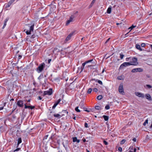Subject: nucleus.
<instances>
[{
    "label": "nucleus",
    "instance_id": "393cba45",
    "mask_svg": "<svg viewBox=\"0 0 152 152\" xmlns=\"http://www.w3.org/2000/svg\"><path fill=\"white\" fill-rule=\"evenodd\" d=\"M103 118H104V120L105 121H108L109 119V117L108 116L105 115H104L103 116Z\"/></svg>",
    "mask_w": 152,
    "mask_h": 152
},
{
    "label": "nucleus",
    "instance_id": "09e8293b",
    "mask_svg": "<svg viewBox=\"0 0 152 152\" xmlns=\"http://www.w3.org/2000/svg\"><path fill=\"white\" fill-rule=\"evenodd\" d=\"M93 91H94L96 92H97L98 91V89L96 88H94L93 89Z\"/></svg>",
    "mask_w": 152,
    "mask_h": 152
},
{
    "label": "nucleus",
    "instance_id": "603ef678",
    "mask_svg": "<svg viewBox=\"0 0 152 152\" xmlns=\"http://www.w3.org/2000/svg\"><path fill=\"white\" fill-rule=\"evenodd\" d=\"M132 140L133 141L135 142L136 141V138H134Z\"/></svg>",
    "mask_w": 152,
    "mask_h": 152
},
{
    "label": "nucleus",
    "instance_id": "a19ab883",
    "mask_svg": "<svg viewBox=\"0 0 152 152\" xmlns=\"http://www.w3.org/2000/svg\"><path fill=\"white\" fill-rule=\"evenodd\" d=\"M31 32V31H27L26 32V33L27 35H28V34H30Z\"/></svg>",
    "mask_w": 152,
    "mask_h": 152
},
{
    "label": "nucleus",
    "instance_id": "dca6fc26",
    "mask_svg": "<svg viewBox=\"0 0 152 152\" xmlns=\"http://www.w3.org/2000/svg\"><path fill=\"white\" fill-rule=\"evenodd\" d=\"M117 79L118 80H124V75H123L118 76L117 78Z\"/></svg>",
    "mask_w": 152,
    "mask_h": 152
},
{
    "label": "nucleus",
    "instance_id": "774afa93",
    "mask_svg": "<svg viewBox=\"0 0 152 152\" xmlns=\"http://www.w3.org/2000/svg\"><path fill=\"white\" fill-rule=\"evenodd\" d=\"M150 47L151 48V50H152V45H150Z\"/></svg>",
    "mask_w": 152,
    "mask_h": 152
},
{
    "label": "nucleus",
    "instance_id": "e2e57ef3",
    "mask_svg": "<svg viewBox=\"0 0 152 152\" xmlns=\"http://www.w3.org/2000/svg\"><path fill=\"white\" fill-rule=\"evenodd\" d=\"M78 13V11H76V12H75V13H74V15L76 14H77Z\"/></svg>",
    "mask_w": 152,
    "mask_h": 152
},
{
    "label": "nucleus",
    "instance_id": "f3484780",
    "mask_svg": "<svg viewBox=\"0 0 152 152\" xmlns=\"http://www.w3.org/2000/svg\"><path fill=\"white\" fill-rule=\"evenodd\" d=\"M124 69V63L122 64L120 66L119 68V72L118 73L120 72H122L123 71V69Z\"/></svg>",
    "mask_w": 152,
    "mask_h": 152
},
{
    "label": "nucleus",
    "instance_id": "72a5a7b5",
    "mask_svg": "<svg viewBox=\"0 0 152 152\" xmlns=\"http://www.w3.org/2000/svg\"><path fill=\"white\" fill-rule=\"evenodd\" d=\"M97 81V82H98V83L99 84H100L101 85H102V84H103L102 82L100 80H97L96 81Z\"/></svg>",
    "mask_w": 152,
    "mask_h": 152
},
{
    "label": "nucleus",
    "instance_id": "052dcab7",
    "mask_svg": "<svg viewBox=\"0 0 152 152\" xmlns=\"http://www.w3.org/2000/svg\"><path fill=\"white\" fill-rule=\"evenodd\" d=\"M51 59H49L48 60V63H50L51 61Z\"/></svg>",
    "mask_w": 152,
    "mask_h": 152
},
{
    "label": "nucleus",
    "instance_id": "3c124183",
    "mask_svg": "<svg viewBox=\"0 0 152 152\" xmlns=\"http://www.w3.org/2000/svg\"><path fill=\"white\" fill-rule=\"evenodd\" d=\"M131 59V58H126V61H129V59Z\"/></svg>",
    "mask_w": 152,
    "mask_h": 152
},
{
    "label": "nucleus",
    "instance_id": "9b49d317",
    "mask_svg": "<svg viewBox=\"0 0 152 152\" xmlns=\"http://www.w3.org/2000/svg\"><path fill=\"white\" fill-rule=\"evenodd\" d=\"M61 101V99H59L57 101L55 102V104H54L53 105V106L52 107L53 109H54L57 106V105L59 103V102H60Z\"/></svg>",
    "mask_w": 152,
    "mask_h": 152
},
{
    "label": "nucleus",
    "instance_id": "c03bdc74",
    "mask_svg": "<svg viewBox=\"0 0 152 152\" xmlns=\"http://www.w3.org/2000/svg\"><path fill=\"white\" fill-rule=\"evenodd\" d=\"M141 46L142 47H144L145 46V44L144 43H142L141 44Z\"/></svg>",
    "mask_w": 152,
    "mask_h": 152
},
{
    "label": "nucleus",
    "instance_id": "f704fd0d",
    "mask_svg": "<svg viewBox=\"0 0 152 152\" xmlns=\"http://www.w3.org/2000/svg\"><path fill=\"white\" fill-rule=\"evenodd\" d=\"M105 108L106 109L108 110L110 109V107L109 105H107L105 106Z\"/></svg>",
    "mask_w": 152,
    "mask_h": 152
},
{
    "label": "nucleus",
    "instance_id": "f03ea898",
    "mask_svg": "<svg viewBox=\"0 0 152 152\" xmlns=\"http://www.w3.org/2000/svg\"><path fill=\"white\" fill-rule=\"evenodd\" d=\"M130 62L132 65L136 66L138 65V64L137 62V59L135 57L132 58V60Z\"/></svg>",
    "mask_w": 152,
    "mask_h": 152
},
{
    "label": "nucleus",
    "instance_id": "aec40b11",
    "mask_svg": "<svg viewBox=\"0 0 152 152\" xmlns=\"http://www.w3.org/2000/svg\"><path fill=\"white\" fill-rule=\"evenodd\" d=\"M22 142V140L21 137L19 138L18 140V142L17 144V147L18 148L19 146V144Z\"/></svg>",
    "mask_w": 152,
    "mask_h": 152
},
{
    "label": "nucleus",
    "instance_id": "58836bf2",
    "mask_svg": "<svg viewBox=\"0 0 152 152\" xmlns=\"http://www.w3.org/2000/svg\"><path fill=\"white\" fill-rule=\"evenodd\" d=\"M71 22L69 20L66 21V25L67 26Z\"/></svg>",
    "mask_w": 152,
    "mask_h": 152
},
{
    "label": "nucleus",
    "instance_id": "a878e982",
    "mask_svg": "<svg viewBox=\"0 0 152 152\" xmlns=\"http://www.w3.org/2000/svg\"><path fill=\"white\" fill-rule=\"evenodd\" d=\"M102 98L103 96L102 95H99L97 96L96 99L98 100H100Z\"/></svg>",
    "mask_w": 152,
    "mask_h": 152
},
{
    "label": "nucleus",
    "instance_id": "49530a36",
    "mask_svg": "<svg viewBox=\"0 0 152 152\" xmlns=\"http://www.w3.org/2000/svg\"><path fill=\"white\" fill-rule=\"evenodd\" d=\"M118 150L120 152L122 151V148L121 147H119L118 148Z\"/></svg>",
    "mask_w": 152,
    "mask_h": 152
},
{
    "label": "nucleus",
    "instance_id": "ddd939ff",
    "mask_svg": "<svg viewBox=\"0 0 152 152\" xmlns=\"http://www.w3.org/2000/svg\"><path fill=\"white\" fill-rule=\"evenodd\" d=\"M24 105H25V109H27V108H29V109H33L35 107L34 106H28V105H26V104H24Z\"/></svg>",
    "mask_w": 152,
    "mask_h": 152
},
{
    "label": "nucleus",
    "instance_id": "8fccbe9b",
    "mask_svg": "<svg viewBox=\"0 0 152 152\" xmlns=\"http://www.w3.org/2000/svg\"><path fill=\"white\" fill-rule=\"evenodd\" d=\"M16 106L15 107V106L14 105L12 110H13V111H14L16 109Z\"/></svg>",
    "mask_w": 152,
    "mask_h": 152
},
{
    "label": "nucleus",
    "instance_id": "c85d7f7f",
    "mask_svg": "<svg viewBox=\"0 0 152 152\" xmlns=\"http://www.w3.org/2000/svg\"><path fill=\"white\" fill-rule=\"evenodd\" d=\"M95 1H96V0H92L91 4H90V5L89 6L90 7H91L93 5L94 3H95Z\"/></svg>",
    "mask_w": 152,
    "mask_h": 152
},
{
    "label": "nucleus",
    "instance_id": "1a4fd4ad",
    "mask_svg": "<svg viewBox=\"0 0 152 152\" xmlns=\"http://www.w3.org/2000/svg\"><path fill=\"white\" fill-rule=\"evenodd\" d=\"M135 95L139 97L144 98L145 97L144 94L142 93H140L139 92H135Z\"/></svg>",
    "mask_w": 152,
    "mask_h": 152
},
{
    "label": "nucleus",
    "instance_id": "5fc2aeb1",
    "mask_svg": "<svg viewBox=\"0 0 152 152\" xmlns=\"http://www.w3.org/2000/svg\"><path fill=\"white\" fill-rule=\"evenodd\" d=\"M121 144H124V140H122L121 142Z\"/></svg>",
    "mask_w": 152,
    "mask_h": 152
},
{
    "label": "nucleus",
    "instance_id": "6e6552de",
    "mask_svg": "<svg viewBox=\"0 0 152 152\" xmlns=\"http://www.w3.org/2000/svg\"><path fill=\"white\" fill-rule=\"evenodd\" d=\"M23 101L22 100H18L17 103V105L20 107H22L23 106Z\"/></svg>",
    "mask_w": 152,
    "mask_h": 152
},
{
    "label": "nucleus",
    "instance_id": "b1692460",
    "mask_svg": "<svg viewBox=\"0 0 152 152\" xmlns=\"http://www.w3.org/2000/svg\"><path fill=\"white\" fill-rule=\"evenodd\" d=\"M111 7H109L107 9V12L108 14H110L111 13Z\"/></svg>",
    "mask_w": 152,
    "mask_h": 152
},
{
    "label": "nucleus",
    "instance_id": "338daca9",
    "mask_svg": "<svg viewBox=\"0 0 152 152\" xmlns=\"http://www.w3.org/2000/svg\"><path fill=\"white\" fill-rule=\"evenodd\" d=\"M13 110H12V111L11 113H10V115H11L12 113H13Z\"/></svg>",
    "mask_w": 152,
    "mask_h": 152
},
{
    "label": "nucleus",
    "instance_id": "de8ad7c7",
    "mask_svg": "<svg viewBox=\"0 0 152 152\" xmlns=\"http://www.w3.org/2000/svg\"><path fill=\"white\" fill-rule=\"evenodd\" d=\"M84 126H85V127H86V128H88V124L86 123H85Z\"/></svg>",
    "mask_w": 152,
    "mask_h": 152
},
{
    "label": "nucleus",
    "instance_id": "cd10ccee",
    "mask_svg": "<svg viewBox=\"0 0 152 152\" xmlns=\"http://www.w3.org/2000/svg\"><path fill=\"white\" fill-rule=\"evenodd\" d=\"M34 24L30 26V31H33V30H34Z\"/></svg>",
    "mask_w": 152,
    "mask_h": 152
},
{
    "label": "nucleus",
    "instance_id": "13d9d810",
    "mask_svg": "<svg viewBox=\"0 0 152 152\" xmlns=\"http://www.w3.org/2000/svg\"><path fill=\"white\" fill-rule=\"evenodd\" d=\"M38 99L41 100L42 99V98L40 96H39L38 97Z\"/></svg>",
    "mask_w": 152,
    "mask_h": 152
},
{
    "label": "nucleus",
    "instance_id": "e433bc0d",
    "mask_svg": "<svg viewBox=\"0 0 152 152\" xmlns=\"http://www.w3.org/2000/svg\"><path fill=\"white\" fill-rule=\"evenodd\" d=\"M120 57L121 59H122L124 57V55L122 54V53H120Z\"/></svg>",
    "mask_w": 152,
    "mask_h": 152
},
{
    "label": "nucleus",
    "instance_id": "79ce46f5",
    "mask_svg": "<svg viewBox=\"0 0 152 152\" xmlns=\"http://www.w3.org/2000/svg\"><path fill=\"white\" fill-rule=\"evenodd\" d=\"M103 143L104 144L106 145H107L108 144V143L105 140H104L103 141Z\"/></svg>",
    "mask_w": 152,
    "mask_h": 152
},
{
    "label": "nucleus",
    "instance_id": "680f3d73",
    "mask_svg": "<svg viewBox=\"0 0 152 152\" xmlns=\"http://www.w3.org/2000/svg\"><path fill=\"white\" fill-rule=\"evenodd\" d=\"M104 70H105V69H103L102 70V73H104Z\"/></svg>",
    "mask_w": 152,
    "mask_h": 152
},
{
    "label": "nucleus",
    "instance_id": "c756f323",
    "mask_svg": "<svg viewBox=\"0 0 152 152\" xmlns=\"http://www.w3.org/2000/svg\"><path fill=\"white\" fill-rule=\"evenodd\" d=\"M92 91V89L91 88H89L88 89V91H87L88 93L89 94L91 93Z\"/></svg>",
    "mask_w": 152,
    "mask_h": 152
},
{
    "label": "nucleus",
    "instance_id": "69168bd1",
    "mask_svg": "<svg viewBox=\"0 0 152 152\" xmlns=\"http://www.w3.org/2000/svg\"><path fill=\"white\" fill-rule=\"evenodd\" d=\"M6 102H4V105H3V106H4H4H5V105H6Z\"/></svg>",
    "mask_w": 152,
    "mask_h": 152
},
{
    "label": "nucleus",
    "instance_id": "9d476101",
    "mask_svg": "<svg viewBox=\"0 0 152 152\" xmlns=\"http://www.w3.org/2000/svg\"><path fill=\"white\" fill-rule=\"evenodd\" d=\"M136 148L133 146L130 147L129 148V152H136Z\"/></svg>",
    "mask_w": 152,
    "mask_h": 152
},
{
    "label": "nucleus",
    "instance_id": "473e14b6",
    "mask_svg": "<svg viewBox=\"0 0 152 152\" xmlns=\"http://www.w3.org/2000/svg\"><path fill=\"white\" fill-rule=\"evenodd\" d=\"M75 110L77 112H80V110L78 109V107H76L75 109Z\"/></svg>",
    "mask_w": 152,
    "mask_h": 152
},
{
    "label": "nucleus",
    "instance_id": "37998d69",
    "mask_svg": "<svg viewBox=\"0 0 152 152\" xmlns=\"http://www.w3.org/2000/svg\"><path fill=\"white\" fill-rule=\"evenodd\" d=\"M20 148H17V149L14 150V152L17 151H19L20 149Z\"/></svg>",
    "mask_w": 152,
    "mask_h": 152
},
{
    "label": "nucleus",
    "instance_id": "6e6d98bb",
    "mask_svg": "<svg viewBox=\"0 0 152 152\" xmlns=\"http://www.w3.org/2000/svg\"><path fill=\"white\" fill-rule=\"evenodd\" d=\"M4 109V106L0 107V110H2Z\"/></svg>",
    "mask_w": 152,
    "mask_h": 152
},
{
    "label": "nucleus",
    "instance_id": "4c0bfd02",
    "mask_svg": "<svg viewBox=\"0 0 152 152\" xmlns=\"http://www.w3.org/2000/svg\"><path fill=\"white\" fill-rule=\"evenodd\" d=\"M63 113H66V114L67 115L68 114V112L66 110H63L62 111Z\"/></svg>",
    "mask_w": 152,
    "mask_h": 152
},
{
    "label": "nucleus",
    "instance_id": "a18cd8bd",
    "mask_svg": "<svg viewBox=\"0 0 152 152\" xmlns=\"http://www.w3.org/2000/svg\"><path fill=\"white\" fill-rule=\"evenodd\" d=\"M146 86L147 87L149 88H152V86L149 85H146Z\"/></svg>",
    "mask_w": 152,
    "mask_h": 152
},
{
    "label": "nucleus",
    "instance_id": "f8f14e48",
    "mask_svg": "<svg viewBox=\"0 0 152 152\" xmlns=\"http://www.w3.org/2000/svg\"><path fill=\"white\" fill-rule=\"evenodd\" d=\"M61 101V99H59L57 101L55 102V104H54L53 105V106L52 107L53 109H54L57 106V105L59 103V102H60Z\"/></svg>",
    "mask_w": 152,
    "mask_h": 152
},
{
    "label": "nucleus",
    "instance_id": "a211bd4d",
    "mask_svg": "<svg viewBox=\"0 0 152 152\" xmlns=\"http://www.w3.org/2000/svg\"><path fill=\"white\" fill-rule=\"evenodd\" d=\"M135 47L137 49L139 50L140 51H141L142 50V49L141 48L140 45H139L138 44H136Z\"/></svg>",
    "mask_w": 152,
    "mask_h": 152
},
{
    "label": "nucleus",
    "instance_id": "bb28decb",
    "mask_svg": "<svg viewBox=\"0 0 152 152\" xmlns=\"http://www.w3.org/2000/svg\"><path fill=\"white\" fill-rule=\"evenodd\" d=\"M74 18V16L73 15L71 16L69 19V20L71 22L73 21V19Z\"/></svg>",
    "mask_w": 152,
    "mask_h": 152
},
{
    "label": "nucleus",
    "instance_id": "39448f33",
    "mask_svg": "<svg viewBox=\"0 0 152 152\" xmlns=\"http://www.w3.org/2000/svg\"><path fill=\"white\" fill-rule=\"evenodd\" d=\"M53 93V90L52 88H50L49 91H45L43 94V96H45V95H51Z\"/></svg>",
    "mask_w": 152,
    "mask_h": 152
},
{
    "label": "nucleus",
    "instance_id": "20e7f679",
    "mask_svg": "<svg viewBox=\"0 0 152 152\" xmlns=\"http://www.w3.org/2000/svg\"><path fill=\"white\" fill-rule=\"evenodd\" d=\"M119 92L121 94H123L124 93V88L123 85V83H121L119 86L118 87Z\"/></svg>",
    "mask_w": 152,
    "mask_h": 152
},
{
    "label": "nucleus",
    "instance_id": "7ed1b4c3",
    "mask_svg": "<svg viewBox=\"0 0 152 152\" xmlns=\"http://www.w3.org/2000/svg\"><path fill=\"white\" fill-rule=\"evenodd\" d=\"M74 33V32H72L67 36L64 41L65 43H67L68 41H69L71 39V37L73 35Z\"/></svg>",
    "mask_w": 152,
    "mask_h": 152
},
{
    "label": "nucleus",
    "instance_id": "0e129e2a",
    "mask_svg": "<svg viewBox=\"0 0 152 152\" xmlns=\"http://www.w3.org/2000/svg\"><path fill=\"white\" fill-rule=\"evenodd\" d=\"M93 66H94V65H88V67H91Z\"/></svg>",
    "mask_w": 152,
    "mask_h": 152
},
{
    "label": "nucleus",
    "instance_id": "2eb2a0df",
    "mask_svg": "<svg viewBox=\"0 0 152 152\" xmlns=\"http://www.w3.org/2000/svg\"><path fill=\"white\" fill-rule=\"evenodd\" d=\"M93 61V59H91V60H88V61H85L84 63H83L82 64V66L84 67L85 65L88 63H90V62H91L92 61Z\"/></svg>",
    "mask_w": 152,
    "mask_h": 152
},
{
    "label": "nucleus",
    "instance_id": "4468645a",
    "mask_svg": "<svg viewBox=\"0 0 152 152\" xmlns=\"http://www.w3.org/2000/svg\"><path fill=\"white\" fill-rule=\"evenodd\" d=\"M73 141L74 142H76L77 143H79L80 142L79 140L77 139L76 137H72Z\"/></svg>",
    "mask_w": 152,
    "mask_h": 152
},
{
    "label": "nucleus",
    "instance_id": "6ab92c4d",
    "mask_svg": "<svg viewBox=\"0 0 152 152\" xmlns=\"http://www.w3.org/2000/svg\"><path fill=\"white\" fill-rule=\"evenodd\" d=\"M8 20H9L8 18H7L4 21V24L3 26L2 27V28L4 29L5 27L6 26V25H7V23Z\"/></svg>",
    "mask_w": 152,
    "mask_h": 152
},
{
    "label": "nucleus",
    "instance_id": "4d7b16f0",
    "mask_svg": "<svg viewBox=\"0 0 152 152\" xmlns=\"http://www.w3.org/2000/svg\"><path fill=\"white\" fill-rule=\"evenodd\" d=\"M22 58V56L21 55H19L18 56V59H20Z\"/></svg>",
    "mask_w": 152,
    "mask_h": 152
},
{
    "label": "nucleus",
    "instance_id": "7c9ffc66",
    "mask_svg": "<svg viewBox=\"0 0 152 152\" xmlns=\"http://www.w3.org/2000/svg\"><path fill=\"white\" fill-rule=\"evenodd\" d=\"M136 27V26H134L133 25H132L129 28V29H131L130 30H132L133 28Z\"/></svg>",
    "mask_w": 152,
    "mask_h": 152
},
{
    "label": "nucleus",
    "instance_id": "2f4dec72",
    "mask_svg": "<svg viewBox=\"0 0 152 152\" xmlns=\"http://www.w3.org/2000/svg\"><path fill=\"white\" fill-rule=\"evenodd\" d=\"M148 119L146 120L143 123V125L144 126H145L146 125V124L148 123Z\"/></svg>",
    "mask_w": 152,
    "mask_h": 152
},
{
    "label": "nucleus",
    "instance_id": "423d86ee",
    "mask_svg": "<svg viewBox=\"0 0 152 152\" xmlns=\"http://www.w3.org/2000/svg\"><path fill=\"white\" fill-rule=\"evenodd\" d=\"M15 0H10L7 4H5V5L6 8H8L10 7L13 3Z\"/></svg>",
    "mask_w": 152,
    "mask_h": 152
},
{
    "label": "nucleus",
    "instance_id": "864d4df0",
    "mask_svg": "<svg viewBox=\"0 0 152 152\" xmlns=\"http://www.w3.org/2000/svg\"><path fill=\"white\" fill-rule=\"evenodd\" d=\"M48 136V135L45 136L44 137V139H47Z\"/></svg>",
    "mask_w": 152,
    "mask_h": 152
},
{
    "label": "nucleus",
    "instance_id": "f257e3e1",
    "mask_svg": "<svg viewBox=\"0 0 152 152\" xmlns=\"http://www.w3.org/2000/svg\"><path fill=\"white\" fill-rule=\"evenodd\" d=\"M45 67V64L44 63H42L39 65L37 68V70L38 73L41 72Z\"/></svg>",
    "mask_w": 152,
    "mask_h": 152
},
{
    "label": "nucleus",
    "instance_id": "4be33fe9",
    "mask_svg": "<svg viewBox=\"0 0 152 152\" xmlns=\"http://www.w3.org/2000/svg\"><path fill=\"white\" fill-rule=\"evenodd\" d=\"M53 116L54 117L58 118H60L62 117V116H61V115L58 114H54L53 115Z\"/></svg>",
    "mask_w": 152,
    "mask_h": 152
},
{
    "label": "nucleus",
    "instance_id": "bf43d9fd",
    "mask_svg": "<svg viewBox=\"0 0 152 152\" xmlns=\"http://www.w3.org/2000/svg\"><path fill=\"white\" fill-rule=\"evenodd\" d=\"M110 39V38H109L107 39V40L106 41V42L105 43H106Z\"/></svg>",
    "mask_w": 152,
    "mask_h": 152
},
{
    "label": "nucleus",
    "instance_id": "c9c22d12",
    "mask_svg": "<svg viewBox=\"0 0 152 152\" xmlns=\"http://www.w3.org/2000/svg\"><path fill=\"white\" fill-rule=\"evenodd\" d=\"M95 108L96 110H99L100 109L101 107L99 106H96L95 107Z\"/></svg>",
    "mask_w": 152,
    "mask_h": 152
},
{
    "label": "nucleus",
    "instance_id": "0eeeda50",
    "mask_svg": "<svg viewBox=\"0 0 152 152\" xmlns=\"http://www.w3.org/2000/svg\"><path fill=\"white\" fill-rule=\"evenodd\" d=\"M143 71V69L140 68H134L132 70L131 72L133 73L139 72H140Z\"/></svg>",
    "mask_w": 152,
    "mask_h": 152
},
{
    "label": "nucleus",
    "instance_id": "ea45409f",
    "mask_svg": "<svg viewBox=\"0 0 152 152\" xmlns=\"http://www.w3.org/2000/svg\"><path fill=\"white\" fill-rule=\"evenodd\" d=\"M82 140L84 142H88V141H87L85 138L84 137H83L82 139Z\"/></svg>",
    "mask_w": 152,
    "mask_h": 152
},
{
    "label": "nucleus",
    "instance_id": "412c9836",
    "mask_svg": "<svg viewBox=\"0 0 152 152\" xmlns=\"http://www.w3.org/2000/svg\"><path fill=\"white\" fill-rule=\"evenodd\" d=\"M145 96L146 98L147 99H148L149 100H151V96L149 94H146L145 95Z\"/></svg>",
    "mask_w": 152,
    "mask_h": 152
},
{
    "label": "nucleus",
    "instance_id": "5701e85b",
    "mask_svg": "<svg viewBox=\"0 0 152 152\" xmlns=\"http://www.w3.org/2000/svg\"><path fill=\"white\" fill-rule=\"evenodd\" d=\"M131 65H132V64L130 62H124V67H126Z\"/></svg>",
    "mask_w": 152,
    "mask_h": 152
}]
</instances>
